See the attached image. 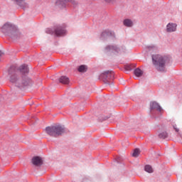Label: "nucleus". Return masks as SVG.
<instances>
[{"instance_id":"obj_1","label":"nucleus","mask_w":182,"mask_h":182,"mask_svg":"<svg viewBox=\"0 0 182 182\" xmlns=\"http://www.w3.org/2000/svg\"><path fill=\"white\" fill-rule=\"evenodd\" d=\"M9 80L11 83H14L17 87H24V86H29L32 83L31 78L26 75H23L21 77H18L16 73H13L9 75Z\"/></svg>"},{"instance_id":"obj_2","label":"nucleus","mask_w":182,"mask_h":182,"mask_svg":"<svg viewBox=\"0 0 182 182\" xmlns=\"http://www.w3.org/2000/svg\"><path fill=\"white\" fill-rule=\"evenodd\" d=\"M170 61V58L167 56L163 57L160 55H154L152 56V62L155 66H157L159 70L161 72H164V66L166 63Z\"/></svg>"},{"instance_id":"obj_3","label":"nucleus","mask_w":182,"mask_h":182,"mask_svg":"<svg viewBox=\"0 0 182 182\" xmlns=\"http://www.w3.org/2000/svg\"><path fill=\"white\" fill-rule=\"evenodd\" d=\"M65 132V127L60 125L50 126L46 128V132L51 137H58V136H61V134H63Z\"/></svg>"},{"instance_id":"obj_4","label":"nucleus","mask_w":182,"mask_h":182,"mask_svg":"<svg viewBox=\"0 0 182 182\" xmlns=\"http://www.w3.org/2000/svg\"><path fill=\"white\" fill-rule=\"evenodd\" d=\"M14 29V26L9 23H6L2 27H1V32L3 33H5L6 35H9L12 38V39H16V33H13V34H9L11 31Z\"/></svg>"},{"instance_id":"obj_5","label":"nucleus","mask_w":182,"mask_h":182,"mask_svg":"<svg viewBox=\"0 0 182 182\" xmlns=\"http://www.w3.org/2000/svg\"><path fill=\"white\" fill-rule=\"evenodd\" d=\"M100 77L105 83H109L114 77V73L111 71H105L101 74Z\"/></svg>"},{"instance_id":"obj_6","label":"nucleus","mask_w":182,"mask_h":182,"mask_svg":"<svg viewBox=\"0 0 182 182\" xmlns=\"http://www.w3.org/2000/svg\"><path fill=\"white\" fill-rule=\"evenodd\" d=\"M32 164L33 166L39 167V166H42V164H43V161L42 160V158L39 156H34L32 159Z\"/></svg>"},{"instance_id":"obj_7","label":"nucleus","mask_w":182,"mask_h":182,"mask_svg":"<svg viewBox=\"0 0 182 182\" xmlns=\"http://www.w3.org/2000/svg\"><path fill=\"white\" fill-rule=\"evenodd\" d=\"M54 33L56 36H63V35L66 33V30L61 26H59L55 29Z\"/></svg>"},{"instance_id":"obj_8","label":"nucleus","mask_w":182,"mask_h":182,"mask_svg":"<svg viewBox=\"0 0 182 182\" xmlns=\"http://www.w3.org/2000/svg\"><path fill=\"white\" fill-rule=\"evenodd\" d=\"M176 29H177V24L176 23H169L166 26L167 32H176Z\"/></svg>"},{"instance_id":"obj_9","label":"nucleus","mask_w":182,"mask_h":182,"mask_svg":"<svg viewBox=\"0 0 182 182\" xmlns=\"http://www.w3.org/2000/svg\"><path fill=\"white\" fill-rule=\"evenodd\" d=\"M66 2H69V0H57L55 2V6H59V8H63Z\"/></svg>"},{"instance_id":"obj_10","label":"nucleus","mask_w":182,"mask_h":182,"mask_svg":"<svg viewBox=\"0 0 182 182\" xmlns=\"http://www.w3.org/2000/svg\"><path fill=\"white\" fill-rule=\"evenodd\" d=\"M150 107H151V109H155L159 112H161V107H160V105H159V104L156 102H151Z\"/></svg>"},{"instance_id":"obj_11","label":"nucleus","mask_w":182,"mask_h":182,"mask_svg":"<svg viewBox=\"0 0 182 182\" xmlns=\"http://www.w3.org/2000/svg\"><path fill=\"white\" fill-rule=\"evenodd\" d=\"M60 83H63V85H69V77L66 76H62L59 79Z\"/></svg>"},{"instance_id":"obj_12","label":"nucleus","mask_w":182,"mask_h":182,"mask_svg":"<svg viewBox=\"0 0 182 182\" xmlns=\"http://www.w3.org/2000/svg\"><path fill=\"white\" fill-rule=\"evenodd\" d=\"M123 23L124 26H127V28H132V26H133V21L129 18L124 20Z\"/></svg>"},{"instance_id":"obj_13","label":"nucleus","mask_w":182,"mask_h":182,"mask_svg":"<svg viewBox=\"0 0 182 182\" xmlns=\"http://www.w3.org/2000/svg\"><path fill=\"white\" fill-rule=\"evenodd\" d=\"M20 72H21V73H28L29 72V68H28V65H22L20 67Z\"/></svg>"},{"instance_id":"obj_14","label":"nucleus","mask_w":182,"mask_h":182,"mask_svg":"<svg viewBox=\"0 0 182 182\" xmlns=\"http://www.w3.org/2000/svg\"><path fill=\"white\" fill-rule=\"evenodd\" d=\"M134 75L136 76V77H141V76H143V70H141L140 68H136L134 70Z\"/></svg>"},{"instance_id":"obj_15","label":"nucleus","mask_w":182,"mask_h":182,"mask_svg":"<svg viewBox=\"0 0 182 182\" xmlns=\"http://www.w3.org/2000/svg\"><path fill=\"white\" fill-rule=\"evenodd\" d=\"M87 66H86V65H80L78 68V72L85 73V72H87Z\"/></svg>"},{"instance_id":"obj_16","label":"nucleus","mask_w":182,"mask_h":182,"mask_svg":"<svg viewBox=\"0 0 182 182\" xmlns=\"http://www.w3.org/2000/svg\"><path fill=\"white\" fill-rule=\"evenodd\" d=\"M168 136L166 132H162L159 134V139H166V137Z\"/></svg>"},{"instance_id":"obj_17","label":"nucleus","mask_w":182,"mask_h":182,"mask_svg":"<svg viewBox=\"0 0 182 182\" xmlns=\"http://www.w3.org/2000/svg\"><path fill=\"white\" fill-rule=\"evenodd\" d=\"M144 170L146 173H153V168L150 165L145 166Z\"/></svg>"},{"instance_id":"obj_18","label":"nucleus","mask_w":182,"mask_h":182,"mask_svg":"<svg viewBox=\"0 0 182 182\" xmlns=\"http://www.w3.org/2000/svg\"><path fill=\"white\" fill-rule=\"evenodd\" d=\"M139 154H140V150L139 149H135L134 152L132 153V156L139 157Z\"/></svg>"},{"instance_id":"obj_19","label":"nucleus","mask_w":182,"mask_h":182,"mask_svg":"<svg viewBox=\"0 0 182 182\" xmlns=\"http://www.w3.org/2000/svg\"><path fill=\"white\" fill-rule=\"evenodd\" d=\"M19 6L23 8L25 6V1L23 0H15Z\"/></svg>"},{"instance_id":"obj_20","label":"nucleus","mask_w":182,"mask_h":182,"mask_svg":"<svg viewBox=\"0 0 182 182\" xmlns=\"http://www.w3.org/2000/svg\"><path fill=\"white\" fill-rule=\"evenodd\" d=\"M106 49H107V50H112V49H113L114 50H116V47H114V46H107V48H106Z\"/></svg>"},{"instance_id":"obj_21","label":"nucleus","mask_w":182,"mask_h":182,"mask_svg":"<svg viewBox=\"0 0 182 182\" xmlns=\"http://www.w3.org/2000/svg\"><path fill=\"white\" fill-rule=\"evenodd\" d=\"M114 1L115 0H104V1L106 2V4H113Z\"/></svg>"},{"instance_id":"obj_22","label":"nucleus","mask_w":182,"mask_h":182,"mask_svg":"<svg viewBox=\"0 0 182 182\" xmlns=\"http://www.w3.org/2000/svg\"><path fill=\"white\" fill-rule=\"evenodd\" d=\"M173 129L174 130H176V132H178L180 131V129H178V128H177V125H173Z\"/></svg>"},{"instance_id":"obj_23","label":"nucleus","mask_w":182,"mask_h":182,"mask_svg":"<svg viewBox=\"0 0 182 182\" xmlns=\"http://www.w3.org/2000/svg\"><path fill=\"white\" fill-rule=\"evenodd\" d=\"M71 2H72V4H76V1H75L73 0H72Z\"/></svg>"}]
</instances>
